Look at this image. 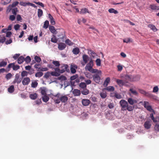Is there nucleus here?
<instances>
[{
  "instance_id": "obj_28",
  "label": "nucleus",
  "mask_w": 159,
  "mask_h": 159,
  "mask_svg": "<svg viewBox=\"0 0 159 159\" xmlns=\"http://www.w3.org/2000/svg\"><path fill=\"white\" fill-rule=\"evenodd\" d=\"M7 63L6 61L2 60L0 62V67L5 66L7 65Z\"/></svg>"
},
{
  "instance_id": "obj_61",
  "label": "nucleus",
  "mask_w": 159,
  "mask_h": 159,
  "mask_svg": "<svg viewBox=\"0 0 159 159\" xmlns=\"http://www.w3.org/2000/svg\"><path fill=\"white\" fill-rule=\"evenodd\" d=\"M20 25L19 24H16L14 26V28L16 30H18L20 28Z\"/></svg>"
},
{
  "instance_id": "obj_59",
  "label": "nucleus",
  "mask_w": 159,
  "mask_h": 159,
  "mask_svg": "<svg viewBox=\"0 0 159 159\" xmlns=\"http://www.w3.org/2000/svg\"><path fill=\"white\" fill-rule=\"evenodd\" d=\"M59 79L61 81H64L66 80V78L64 76L62 75L59 77Z\"/></svg>"
},
{
  "instance_id": "obj_2",
  "label": "nucleus",
  "mask_w": 159,
  "mask_h": 159,
  "mask_svg": "<svg viewBox=\"0 0 159 159\" xmlns=\"http://www.w3.org/2000/svg\"><path fill=\"white\" fill-rule=\"evenodd\" d=\"M94 73L96 74L93 75V80L97 83H99L100 81V76L102 75V72L100 70H98V71Z\"/></svg>"
},
{
  "instance_id": "obj_57",
  "label": "nucleus",
  "mask_w": 159,
  "mask_h": 159,
  "mask_svg": "<svg viewBox=\"0 0 159 159\" xmlns=\"http://www.w3.org/2000/svg\"><path fill=\"white\" fill-rule=\"evenodd\" d=\"M78 77V75H75L71 76L70 78V79L71 80H73L76 79V78H77Z\"/></svg>"
},
{
  "instance_id": "obj_49",
  "label": "nucleus",
  "mask_w": 159,
  "mask_h": 159,
  "mask_svg": "<svg viewBox=\"0 0 159 159\" xmlns=\"http://www.w3.org/2000/svg\"><path fill=\"white\" fill-rule=\"evenodd\" d=\"M150 8L152 10H155L158 9V7L154 5H151L150 6Z\"/></svg>"
},
{
  "instance_id": "obj_37",
  "label": "nucleus",
  "mask_w": 159,
  "mask_h": 159,
  "mask_svg": "<svg viewBox=\"0 0 159 159\" xmlns=\"http://www.w3.org/2000/svg\"><path fill=\"white\" fill-rule=\"evenodd\" d=\"M129 91L131 93L137 96L138 95V93L135 90H134L133 89H129Z\"/></svg>"
},
{
  "instance_id": "obj_62",
  "label": "nucleus",
  "mask_w": 159,
  "mask_h": 159,
  "mask_svg": "<svg viewBox=\"0 0 159 159\" xmlns=\"http://www.w3.org/2000/svg\"><path fill=\"white\" fill-rule=\"evenodd\" d=\"M154 129L156 131L159 132V125L156 124L155 126Z\"/></svg>"
},
{
  "instance_id": "obj_6",
  "label": "nucleus",
  "mask_w": 159,
  "mask_h": 159,
  "mask_svg": "<svg viewBox=\"0 0 159 159\" xmlns=\"http://www.w3.org/2000/svg\"><path fill=\"white\" fill-rule=\"evenodd\" d=\"M82 58L84 62H82L81 64L83 66H84L86 63H87L88 61L89 60V58L88 56L86 54L83 55L82 56Z\"/></svg>"
},
{
  "instance_id": "obj_36",
  "label": "nucleus",
  "mask_w": 159,
  "mask_h": 159,
  "mask_svg": "<svg viewBox=\"0 0 159 159\" xmlns=\"http://www.w3.org/2000/svg\"><path fill=\"white\" fill-rule=\"evenodd\" d=\"M57 41V39L56 37L53 35L52 38L51 39V41L54 43H56Z\"/></svg>"
},
{
  "instance_id": "obj_21",
  "label": "nucleus",
  "mask_w": 159,
  "mask_h": 159,
  "mask_svg": "<svg viewBox=\"0 0 159 159\" xmlns=\"http://www.w3.org/2000/svg\"><path fill=\"white\" fill-rule=\"evenodd\" d=\"M64 66L65 69L61 70V72H60V69L58 68H56L55 70L56 71H58V72H60L61 73H63V72H65L66 70L68 67L67 65H64Z\"/></svg>"
},
{
  "instance_id": "obj_3",
  "label": "nucleus",
  "mask_w": 159,
  "mask_h": 159,
  "mask_svg": "<svg viewBox=\"0 0 159 159\" xmlns=\"http://www.w3.org/2000/svg\"><path fill=\"white\" fill-rule=\"evenodd\" d=\"M54 96L57 98L60 97L61 101L63 102H66L68 100V98L66 95H60V94L59 93H57V94Z\"/></svg>"
},
{
  "instance_id": "obj_18",
  "label": "nucleus",
  "mask_w": 159,
  "mask_h": 159,
  "mask_svg": "<svg viewBox=\"0 0 159 159\" xmlns=\"http://www.w3.org/2000/svg\"><path fill=\"white\" fill-rule=\"evenodd\" d=\"M104 90H106L108 91H113L115 90L114 88L112 86H109L104 89Z\"/></svg>"
},
{
  "instance_id": "obj_38",
  "label": "nucleus",
  "mask_w": 159,
  "mask_h": 159,
  "mask_svg": "<svg viewBox=\"0 0 159 159\" xmlns=\"http://www.w3.org/2000/svg\"><path fill=\"white\" fill-rule=\"evenodd\" d=\"M150 116L152 120H153L154 122H159V118H158V120H157L156 119H155L154 117L153 116V114L152 113L150 114Z\"/></svg>"
},
{
  "instance_id": "obj_17",
  "label": "nucleus",
  "mask_w": 159,
  "mask_h": 159,
  "mask_svg": "<svg viewBox=\"0 0 159 159\" xmlns=\"http://www.w3.org/2000/svg\"><path fill=\"white\" fill-rule=\"evenodd\" d=\"M88 53L89 54H90L93 58L97 56L96 54L93 51L91 50H88Z\"/></svg>"
},
{
  "instance_id": "obj_9",
  "label": "nucleus",
  "mask_w": 159,
  "mask_h": 159,
  "mask_svg": "<svg viewBox=\"0 0 159 159\" xmlns=\"http://www.w3.org/2000/svg\"><path fill=\"white\" fill-rule=\"evenodd\" d=\"M21 81V79L20 78V75L18 74L16 75L15 78L13 81L14 83H16L17 84H19Z\"/></svg>"
},
{
  "instance_id": "obj_14",
  "label": "nucleus",
  "mask_w": 159,
  "mask_h": 159,
  "mask_svg": "<svg viewBox=\"0 0 159 159\" xmlns=\"http://www.w3.org/2000/svg\"><path fill=\"white\" fill-rule=\"evenodd\" d=\"M148 26L154 32H155L157 30V29L156 28V26L152 24L148 25Z\"/></svg>"
},
{
  "instance_id": "obj_15",
  "label": "nucleus",
  "mask_w": 159,
  "mask_h": 159,
  "mask_svg": "<svg viewBox=\"0 0 159 159\" xmlns=\"http://www.w3.org/2000/svg\"><path fill=\"white\" fill-rule=\"evenodd\" d=\"M151 125V122L149 121H146L144 124V126L145 128L147 129H149Z\"/></svg>"
},
{
  "instance_id": "obj_44",
  "label": "nucleus",
  "mask_w": 159,
  "mask_h": 159,
  "mask_svg": "<svg viewBox=\"0 0 159 159\" xmlns=\"http://www.w3.org/2000/svg\"><path fill=\"white\" fill-rule=\"evenodd\" d=\"M96 64L97 66H100L101 65V61L99 58L97 59L96 60Z\"/></svg>"
},
{
  "instance_id": "obj_20",
  "label": "nucleus",
  "mask_w": 159,
  "mask_h": 159,
  "mask_svg": "<svg viewBox=\"0 0 159 159\" xmlns=\"http://www.w3.org/2000/svg\"><path fill=\"white\" fill-rule=\"evenodd\" d=\"M25 61L24 58L22 56L20 57L18 59V63L19 64H21Z\"/></svg>"
},
{
  "instance_id": "obj_42",
  "label": "nucleus",
  "mask_w": 159,
  "mask_h": 159,
  "mask_svg": "<svg viewBox=\"0 0 159 159\" xmlns=\"http://www.w3.org/2000/svg\"><path fill=\"white\" fill-rule=\"evenodd\" d=\"M49 21L48 20H46L45 21L43 26V28L45 29H47L49 25Z\"/></svg>"
},
{
  "instance_id": "obj_40",
  "label": "nucleus",
  "mask_w": 159,
  "mask_h": 159,
  "mask_svg": "<svg viewBox=\"0 0 159 159\" xmlns=\"http://www.w3.org/2000/svg\"><path fill=\"white\" fill-rule=\"evenodd\" d=\"M28 73L26 71H23L21 73V76L22 78L25 76H27L28 75Z\"/></svg>"
},
{
  "instance_id": "obj_26",
  "label": "nucleus",
  "mask_w": 159,
  "mask_h": 159,
  "mask_svg": "<svg viewBox=\"0 0 159 159\" xmlns=\"http://www.w3.org/2000/svg\"><path fill=\"white\" fill-rule=\"evenodd\" d=\"M42 99L44 102H46L49 100V97L46 95H44L42 97Z\"/></svg>"
},
{
  "instance_id": "obj_5",
  "label": "nucleus",
  "mask_w": 159,
  "mask_h": 159,
  "mask_svg": "<svg viewBox=\"0 0 159 159\" xmlns=\"http://www.w3.org/2000/svg\"><path fill=\"white\" fill-rule=\"evenodd\" d=\"M138 90L140 93L146 96L150 97H151L152 96V94L149 93V92H146L143 89H139Z\"/></svg>"
},
{
  "instance_id": "obj_31",
  "label": "nucleus",
  "mask_w": 159,
  "mask_h": 159,
  "mask_svg": "<svg viewBox=\"0 0 159 159\" xmlns=\"http://www.w3.org/2000/svg\"><path fill=\"white\" fill-rule=\"evenodd\" d=\"M38 84V83L36 81H34L32 82L31 84V87L33 88H35L37 86Z\"/></svg>"
},
{
  "instance_id": "obj_10",
  "label": "nucleus",
  "mask_w": 159,
  "mask_h": 159,
  "mask_svg": "<svg viewBox=\"0 0 159 159\" xmlns=\"http://www.w3.org/2000/svg\"><path fill=\"white\" fill-rule=\"evenodd\" d=\"M90 101L89 99H83L82 100V103L84 106H88L90 103Z\"/></svg>"
},
{
  "instance_id": "obj_54",
  "label": "nucleus",
  "mask_w": 159,
  "mask_h": 159,
  "mask_svg": "<svg viewBox=\"0 0 159 159\" xmlns=\"http://www.w3.org/2000/svg\"><path fill=\"white\" fill-rule=\"evenodd\" d=\"M65 43L69 45H72L73 44V43L69 39H66L65 41Z\"/></svg>"
},
{
  "instance_id": "obj_16",
  "label": "nucleus",
  "mask_w": 159,
  "mask_h": 159,
  "mask_svg": "<svg viewBox=\"0 0 159 159\" xmlns=\"http://www.w3.org/2000/svg\"><path fill=\"white\" fill-rule=\"evenodd\" d=\"M66 48V45L65 44L62 43H61L59 44L58 48L60 50H62Z\"/></svg>"
},
{
  "instance_id": "obj_13",
  "label": "nucleus",
  "mask_w": 159,
  "mask_h": 159,
  "mask_svg": "<svg viewBox=\"0 0 159 159\" xmlns=\"http://www.w3.org/2000/svg\"><path fill=\"white\" fill-rule=\"evenodd\" d=\"M128 102L131 105H133L134 103L137 102V101L136 100L133 99L131 98H129L128 99Z\"/></svg>"
},
{
  "instance_id": "obj_29",
  "label": "nucleus",
  "mask_w": 159,
  "mask_h": 159,
  "mask_svg": "<svg viewBox=\"0 0 159 159\" xmlns=\"http://www.w3.org/2000/svg\"><path fill=\"white\" fill-rule=\"evenodd\" d=\"M14 90V86L13 85L11 86L8 89V92L11 93H13Z\"/></svg>"
},
{
  "instance_id": "obj_48",
  "label": "nucleus",
  "mask_w": 159,
  "mask_h": 159,
  "mask_svg": "<svg viewBox=\"0 0 159 159\" xmlns=\"http://www.w3.org/2000/svg\"><path fill=\"white\" fill-rule=\"evenodd\" d=\"M28 2H20V4L22 6H23L24 7L26 6H28Z\"/></svg>"
},
{
  "instance_id": "obj_30",
  "label": "nucleus",
  "mask_w": 159,
  "mask_h": 159,
  "mask_svg": "<svg viewBox=\"0 0 159 159\" xmlns=\"http://www.w3.org/2000/svg\"><path fill=\"white\" fill-rule=\"evenodd\" d=\"M72 52L75 55H77L79 54L80 50L78 48H76L73 49Z\"/></svg>"
},
{
  "instance_id": "obj_63",
  "label": "nucleus",
  "mask_w": 159,
  "mask_h": 159,
  "mask_svg": "<svg viewBox=\"0 0 159 159\" xmlns=\"http://www.w3.org/2000/svg\"><path fill=\"white\" fill-rule=\"evenodd\" d=\"M16 18V16L14 15H11L10 16L9 19L11 21L14 20Z\"/></svg>"
},
{
  "instance_id": "obj_25",
  "label": "nucleus",
  "mask_w": 159,
  "mask_h": 159,
  "mask_svg": "<svg viewBox=\"0 0 159 159\" xmlns=\"http://www.w3.org/2000/svg\"><path fill=\"white\" fill-rule=\"evenodd\" d=\"M110 81V78L109 77L107 78L104 82L103 86L105 87H107V86L109 82Z\"/></svg>"
},
{
  "instance_id": "obj_56",
  "label": "nucleus",
  "mask_w": 159,
  "mask_h": 159,
  "mask_svg": "<svg viewBox=\"0 0 159 159\" xmlns=\"http://www.w3.org/2000/svg\"><path fill=\"white\" fill-rule=\"evenodd\" d=\"M149 111L151 112H153L155 113L154 111L153 110L152 108L151 107L149 106L148 107L146 108Z\"/></svg>"
},
{
  "instance_id": "obj_53",
  "label": "nucleus",
  "mask_w": 159,
  "mask_h": 159,
  "mask_svg": "<svg viewBox=\"0 0 159 159\" xmlns=\"http://www.w3.org/2000/svg\"><path fill=\"white\" fill-rule=\"evenodd\" d=\"M34 59L37 62H39L41 61V59L40 57L38 56H35V57Z\"/></svg>"
},
{
  "instance_id": "obj_23",
  "label": "nucleus",
  "mask_w": 159,
  "mask_h": 159,
  "mask_svg": "<svg viewBox=\"0 0 159 159\" xmlns=\"http://www.w3.org/2000/svg\"><path fill=\"white\" fill-rule=\"evenodd\" d=\"M86 13H90L88 9L86 8H82L81 9L80 11V13L81 14H85Z\"/></svg>"
},
{
  "instance_id": "obj_1",
  "label": "nucleus",
  "mask_w": 159,
  "mask_h": 159,
  "mask_svg": "<svg viewBox=\"0 0 159 159\" xmlns=\"http://www.w3.org/2000/svg\"><path fill=\"white\" fill-rule=\"evenodd\" d=\"M93 61L92 60H91L88 63L85 67L86 70H88L92 73H94L98 71L97 69H93Z\"/></svg>"
},
{
  "instance_id": "obj_35",
  "label": "nucleus",
  "mask_w": 159,
  "mask_h": 159,
  "mask_svg": "<svg viewBox=\"0 0 159 159\" xmlns=\"http://www.w3.org/2000/svg\"><path fill=\"white\" fill-rule=\"evenodd\" d=\"M43 11L42 10L40 9H38V16L39 17H41L43 15Z\"/></svg>"
},
{
  "instance_id": "obj_24",
  "label": "nucleus",
  "mask_w": 159,
  "mask_h": 159,
  "mask_svg": "<svg viewBox=\"0 0 159 159\" xmlns=\"http://www.w3.org/2000/svg\"><path fill=\"white\" fill-rule=\"evenodd\" d=\"M82 93L84 95H86L89 94V91L86 88L83 89L81 91Z\"/></svg>"
},
{
  "instance_id": "obj_52",
  "label": "nucleus",
  "mask_w": 159,
  "mask_h": 159,
  "mask_svg": "<svg viewBox=\"0 0 159 159\" xmlns=\"http://www.w3.org/2000/svg\"><path fill=\"white\" fill-rule=\"evenodd\" d=\"M17 8H14L12 10V12L14 15H16V12L17 11Z\"/></svg>"
},
{
  "instance_id": "obj_64",
  "label": "nucleus",
  "mask_w": 159,
  "mask_h": 159,
  "mask_svg": "<svg viewBox=\"0 0 159 159\" xmlns=\"http://www.w3.org/2000/svg\"><path fill=\"white\" fill-rule=\"evenodd\" d=\"M133 107L131 106H129L128 105V106L126 108V109L127 110L129 111H131L133 110Z\"/></svg>"
},
{
  "instance_id": "obj_51",
  "label": "nucleus",
  "mask_w": 159,
  "mask_h": 159,
  "mask_svg": "<svg viewBox=\"0 0 159 159\" xmlns=\"http://www.w3.org/2000/svg\"><path fill=\"white\" fill-rule=\"evenodd\" d=\"M51 75V73L48 72L45 74L44 75V77L46 79H48L49 77Z\"/></svg>"
},
{
  "instance_id": "obj_45",
  "label": "nucleus",
  "mask_w": 159,
  "mask_h": 159,
  "mask_svg": "<svg viewBox=\"0 0 159 159\" xmlns=\"http://www.w3.org/2000/svg\"><path fill=\"white\" fill-rule=\"evenodd\" d=\"M43 75V73L41 72H39L36 73L35 74V76L36 77H40Z\"/></svg>"
},
{
  "instance_id": "obj_55",
  "label": "nucleus",
  "mask_w": 159,
  "mask_h": 159,
  "mask_svg": "<svg viewBox=\"0 0 159 159\" xmlns=\"http://www.w3.org/2000/svg\"><path fill=\"white\" fill-rule=\"evenodd\" d=\"M12 76L11 74V73H9L6 75V78L7 80H8L11 78Z\"/></svg>"
},
{
  "instance_id": "obj_12",
  "label": "nucleus",
  "mask_w": 159,
  "mask_h": 159,
  "mask_svg": "<svg viewBox=\"0 0 159 159\" xmlns=\"http://www.w3.org/2000/svg\"><path fill=\"white\" fill-rule=\"evenodd\" d=\"M77 68V66L75 65H71L70 67L71 72L72 73H75L76 72V69Z\"/></svg>"
},
{
  "instance_id": "obj_60",
  "label": "nucleus",
  "mask_w": 159,
  "mask_h": 159,
  "mask_svg": "<svg viewBox=\"0 0 159 159\" xmlns=\"http://www.w3.org/2000/svg\"><path fill=\"white\" fill-rule=\"evenodd\" d=\"M52 63L56 66H60V64L58 61H53Z\"/></svg>"
},
{
  "instance_id": "obj_32",
  "label": "nucleus",
  "mask_w": 159,
  "mask_h": 159,
  "mask_svg": "<svg viewBox=\"0 0 159 159\" xmlns=\"http://www.w3.org/2000/svg\"><path fill=\"white\" fill-rule=\"evenodd\" d=\"M108 11L110 13H114L116 14L118 13V11L113 8H111L108 10Z\"/></svg>"
},
{
  "instance_id": "obj_58",
  "label": "nucleus",
  "mask_w": 159,
  "mask_h": 159,
  "mask_svg": "<svg viewBox=\"0 0 159 159\" xmlns=\"http://www.w3.org/2000/svg\"><path fill=\"white\" fill-rule=\"evenodd\" d=\"M143 105L145 108H146L147 107H148L149 106V103L148 102L144 101V103L143 104Z\"/></svg>"
},
{
  "instance_id": "obj_33",
  "label": "nucleus",
  "mask_w": 159,
  "mask_h": 159,
  "mask_svg": "<svg viewBox=\"0 0 159 159\" xmlns=\"http://www.w3.org/2000/svg\"><path fill=\"white\" fill-rule=\"evenodd\" d=\"M49 29L50 31L53 34H56V30L53 26H50L49 27Z\"/></svg>"
},
{
  "instance_id": "obj_47",
  "label": "nucleus",
  "mask_w": 159,
  "mask_h": 159,
  "mask_svg": "<svg viewBox=\"0 0 159 159\" xmlns=\"http://www.w3.org/2000/svg\"><path fill=\"white\" fill-rule=\"evenodd\" d=\"M12 68L14 70H16L20 68V66L18 65H15L13 63V65L12 66Z\"/></svg>"
},
{
  "instance_id": "obj_39",
  "label": "nucleus",
  "mask_w": 159,
  "mask_h": 159,
  "mask_svg": "<svg viewBox=\"0 0 159 159\" xmlns=\"http://www.w3.org/2000/svg\"><path fill=\"white\" fill-rule=\"evenodd\" d=\"M79 86L82 89H84L86 88V85L84 82H81L79 84Z\"/></svg>"
},
{
  "instance_id": "obj_41",
  "label": "nucleus",
  "mask_w": 159,
  "mask_h": 159,
  "mask_svg": "<svg viewBox=\"0 0 159 159\" xmlns=\"http://www.w3.org/2000/svg\"><path fill=\"white\" fill-rule=\"evenodd\" d=\"M41 93L42 95H46V89L45 88H41Z\"/></svg>"
},
{
  "instance_id": "obj_46",
  "label": "nucleus",
  "mask_w": 159,
  "mask_h": 159,
  "mask_svg": "<svg viewBox=\"0 0 159 159\" xmlns=\"http://www.w3.org/2000/svg\"><path fill=\"white\" fill-rule=\"evenodd\" d=\"M159 88L157 86H155L153 89L152 92L154 93H156L158 92Z\"/></svg>"
},
{
  "instance_id": "obj_19",
  "label": "nucleus",
  "mask_w": 159,
  "mask_h": 159,
  "mask_svg": "<svg viewBox=\"0 0 159 159\" xmlns=\"http://www.w3.org/2000/svg\"><path fill=\"white\" fill-rule=\"evenodd\" d=\"M100 95L101 98H105L107 96L106 92L103 91L102 92L100 93Z\"/></svg>"
},
{
  "instance_id": "obj_27",
  "label": "nucleus",
  "mask_w": 159,
  "mask_h": 159,
  "mask_svg": "<svg viewBox=\"0 0 159 159\" xmlns=\"http://www.w3.org/2000/svg\"><path fill=\"white\" fill-rule=\"evenodd\" d=\"M116 82L120 86H122L125 85V82L121 80H117Z\"/></svg>"
},
{
  "instance_id": "obj_34",
  "label": "nucleus",
  "mask_w": 159,
  "mask_h": 159,
  "mask_svg": "<svg viewBox=\"0 0 159 159\" xmlns=\"http://www.w3.org/2000/svg\"><path fill=\"white\" fill-rule=\"evenodd\" d=\"M6 40V38L4 35H2L0 36V43H3Z\"/></svg>"
},
{
  "instance_id": "obj_8",
  "label": "nucleus",
  "mask_w": 159,
  "mask_h": 159,
  "mask_svg": "<svg viewBox=\"0 0 159 159\" xmlns=\"http://www.w3.org/2000/svg\"><path fill=\"white\" fill-rule=\"evenodd\" d=\"M19 3V2L16 1L13 2L11 5H9L7 7V10L9 11H10L11 8L15 7Z\"/></svg>"
},
{
  "instance_id": "obj_43",
  "label": "nucleus",
  "mask_w": 159,
  "mask_h": 159,
  "mask_svg": "<svg viewBox=\"0 0 159 159\" xmlns=\"http://www.w3.org/2000/svg\"><path fill=\"white\" fill-rule=\"evenodd\" d=\"M11 0H2V2L4 5H7L9 3Z\"/></svg>"
},
{
  "instance_id": "obj_22",
  "label": "nucleus",
  "mask_w": 159,
  "mask_h": 159,
  "mask_svg": "<svg viewBox=\"0 0 159 159\" xmlns=\"http://www.w3.org/2000/svg\"><path fill=\"white\" fill-rule=\"evenodd\" d=\"M38 97V95L36 93L31 94L30 95V97L31 99L33 100H34L36 99Z\"/></svg>"
},
{
  "instance_id": "obj_11",
  "label": "nucleus",
  "mask_w": 159,
  "mask_h": 159,
  "mask_svg": "<svg viewBox=\"0 0 159 159\" xmlns=\"http://www.w3.org/2000/svg\"><path fill=\"white\" fill-rule=\"evenodd\" d=\"M72 93L74 96H79L80 94V91L78 89H75L73 91Z\"/></svg>"
},
{
  "instance_id": "obj_7",
  "label": "nucleus",
  "mask_w": 159,
  "mask_h": 159,
  "mask_svg": "<svg viewBox=\"0 0 159 159\" xmlns=\"http://www.w3.org/2000/svg\"><path fill=\"white\" fill-rule=\"evenodd\" d=\"M30 81V79L29 77L24 78L22 80V84L24 85L29 84Z\"/></svg>"
},
{
  "instance_id": "obj_50",
  "label": "nucleus",
  "mask_w": 159,
  "mask_h": 159,
  "mask_svg": "<svg viewBox=\"0 0 159 159\" xmlns=\"http://www.w3.org/2000/svg\"><path fill=\"white\" fill-rule=\"evenodd\" d=\"M25 60L26 63H28L30 61L31 58L29 56H28L26 57L25 59Z\"/></svg>"
},
{
  "instance_id": "obj_4",
  "label": "nucleus",
  "mask_w": 159,
  "mask_h": 159,
  "mask_svg": "<svg viewBox=\"0 0 159 159\" xmlns=\"http://www.w3.org/2000/svg\"><path fill=\"white\" fill-rule=\"evenodd\" d=\"M120 104L123 110H126L128 106V104L127 101L124 100H121L120 102Z\"/></svg>"
}]
</instances>
